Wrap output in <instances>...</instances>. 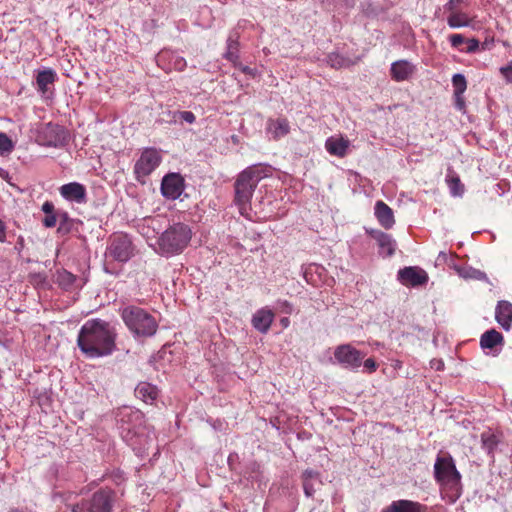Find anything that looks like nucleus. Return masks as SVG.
Listing matches in <instances>:
<instances>
[{"label":"nucleus","mask_w":512,"mask_h":512,"mask_svg":"<svg viewBox=\"0 0 512 512\" xmlns=\"http://www.w3.org/2000/svg\"><path fill=\"white\" fill-rule=\"evenodd\" d=\"M116 328L100 318L87 320L80 328L77 346L88 359L112 355L117 350Z\"/></svg>","instance_id":"1"},{"label":"nucleus","mask_w":512,"mask_h":512,"mask_svg":"<svg viewBox=\"0 0 512 512\" xmlns=\"http://www.w3.org/2000/svg\"><path fill=\"white\" fill-rule=\"evenodd\" d=\"M272 175V167L267 164H255L247 167L234 183V203L242 216L250 217L251 199L258 183Z\"/></svg>","instance_id":"2"},{"label":"nucleus","mask_w":512,"mask_h":512,"mask_svg":"<svg viewBox=\"0 0 512 512\" xmlns=\"http://www.w3.org/2000/svg\"><path fill=\"white\" fill-rule=\"evenodd\" d=\"M434 476L441 486L442 497L449 503L456 502L462 493L461 475L450 455L437 457Z\"/></svg>","instance_id":"3"},{"label":"nucleus","mask_w":512,"mask_h":512,"mask_svg":"<svg viewBox=\"0 0 512 512\" xmlns=\"http://www.w3.org/2000/svg\"><path fill=\"white\" fill-rule=\"evenodd\" d=\"M118 424L123 440L134 449L146 439L144 414L140 410L123 407L118 412Z\"/></svg>","instance_id":"4"},{"label":"nucleus","mask_w":512,"mask_h":512,"mask_svg":"<svg viewBox=\"0 0 512 512\" xmlns=\"http://www.w3.org/2000/svg\"><path fill=\"white\" fill-rule=\"evenodd\" d=\"M120 316L128 330L136 338L151 337L157 332L158 321L142 307L127 305L120 310Z\"/></svg>","instance_id":"5"},{"label":"nucleus","mask_w":512,"mask_h":512,"mask_svg":"<svg viewBox=\"0 0 512 512\" xmlns=\"http://www.w3.org/2000/svg\"><path fill=\"white\" fill-rule=\"evenodd\" d=\"M191 237L192 230L189 225L174 223L161 234L158 245L164 254H179L187 247Z\"/></svg>","instance_id":"6"},{"label":"nucleus","mask_w":512,"mask_h":512,"mask_svg":"<svg viewBox=\"0 0 512 512\" xmlns=\"http://www.w3.org/2000/svg\"><path fill=\"white\" fill-rule=\"evenodd\" d=\"M116 493L111 488H101L89 498L72 506L71 512H112Z\"/></svg>","instance_id":"7"},{"label":"nucleus","mask_w":512,"mask_h":512,"mask_svg":"<svg viewBox=\"0 0 512 512\" xmlns=\"http://www.w3.org/2000/svg\"><path fill=\"white\" fill-rule=\"evenodd\" d=\"M107 255L118 262H127L134 255V247L127 234L118 233L110 238Z\"/></svg>","instance_id":"8"},{"label":"nucleus","mask_w":512,"mask_h":512,"mask_svg":"<svg viewBox=\"0 0 512 512\" xmlns=\"http://www.w3.org/2000/svg\"><path fill=\"white\" fill-rule=\"evenodd\" d=\"M162 157L156 148H145L134 165L136 180L144 182L142 178L149 176L161 163Z\"/></svg>","instance_id":"9"},{"label":"nucleus","mask_w":512,"mask_h":512,"mask_svg":"<svg viewBox=\"0 0 512 512\" xmlns=\"http://www.w3.org/2000/svg\"><path fill=\"white\" fill-rule=\"evenodd\" d=\"M334 357L344 367L357 369L362 364L364 354L350 344H342L336 347Z\"/></svg>","instance_id":"10"},{"label":"nucleus","mask_w":512,"mask_h":512,"mask_svg":"<svg viewBox=\"0 0 512 512\" xmlns=\"http://www.w3.org/2000/svg\"><path fill=\"white\" fill-rule=\"evenodd\" d=\"M160 189L166 199L176 200L185 189L184 178L179 173H168L163 177Z\"/></svg>","instance_id":"11"},{"label":"nucleus","mask_w":512,"mask_h":512,"mask_svg":"<svg viewBox=\"0 0 512 512\" xmlns=\"http://www.w3.org/2000/svg\"><path fill=\"white\" fill-rule=\"evenodd\" d=\"M398 280L405 286H420L428 282V274L417 266H409L398 271Z\"/></svg>","instance_id":"12"},{"label":"nucleus","mask_w":512,"mask_h":512,"mask_svg":"<svg viewBox=\"0 0 512 512\" xmlns=\"http://www.w3.org/2000/svg\"><path fill=\"white\" fill-rule=\"evenodd\" d=\"M57 79V73L52 68L38 70L35 77L37 91L43 97L48 98L50 94H53V90L50 87L54 85Z\"/></svg>","instance_id":"13"},{"label":"nucleus","mask_w":512,"mask_h":512,"mask_svg":"<svg viewBox=\"0 0 512 512\" xmlns=\"http://www.w3.org/2000/svg\"><path fill=\"white\" fill-rule=\"evenodd\" d=\"M60 195L67 201L79 204L85 203L87 200V191L83 184L78 182H70L64 184L59 189Z\"/></svg>","instance_id":"14"},{"label":"nucleus","mask_w":512,"mask_h":512,"mask_svg":"<svg viewBox=\"0 0 512 512\" xmlns=\"http://www.w3.org/2000/svg\"><path fill=\"white\" fill-rule=\"evenodd\" d=\"M416 72L414 64L408 60H398L391 64L390 76L396 82L409 80Z\"/></svg>","instance_id":"15"},{"label":"nucleus","mask_w":512,"mask_h":512,"mask_svg":"<svg viewBox=\"0 0 512 512\" xmlns=\"http://www.w3.org/2000/svg\"><path fill=\"white\" fill-rule=\"evenodd\" d=\"M55 277V282L61 289L65 291H77L80 290L84 285V281L81 278L65 269L57 270Z\"/></svg>","instance_id":"16"},{"label":"nucleus","mask_w":512,"mask_h":512,"mask_svg":"<svg viewBox=\"0 0 512 512\" xmlns=\"http://www.w3.org/2000/svg\"><path fill=\"white\" fill-rule=\"evenodd\" d=\"M369 234L376 240L381 256L391 257L395 253L397 244L390 234L380 230H371Z\"/></svg>","instance_id":"17"},{"label":"nucleus","mask_w":512,"mask_h":512,"mask_svg":"<svg viewBox=\"0 0 512 512\" xmlns=\"http://www.w3.org/2000/svg\"><path fill=\"white\" fill-rule=\"evenodd\" d=\"M275 314L274 312L267 308H261L255 312L252 317V326L259 331L260 333H267L273 323Z\"/></svg>","instance_id":"18"},{"label":"nucleus","mask_w":512,"mask_h":512,"mask_svg":"<svg viewBox=\"0 0 512 512\" xmlns=\"http://www.w3.org/2000/svg\"><path fill=\"white\" fill-rule=\"evenodd\" d=\"M446 12L448 13L447 24L450 28L457 29L461 27L473 26L474 17H471L467 12L463 11L461 8Z\"/></svg>","instance_id":"19"},{"label":"nucleus","mask_w":512,"mask_h":512,"mask_svg":"<svg viewBox=\"0 0 512 512\" xmlns=\"http://www.w3.org/2000/svg\"><path fill=\"white\" fill-rule=\"evenodd\" d=\"M375 216L379 224L385 229H390L395 224L393 210L381 200L375 204Z\"/></svg>","instance_id":"20"},{"label":"nucleus","mask_w":512,"mask_h":512,"mask_svg":"<svg viewBox=\"0 0 512 512\" xmlns=\"http://www.w3.org/2000/svg\"><path fill=\"white\" fill-rule=\"evenodd\" d=\"M495 318L499 325L509 330L512 323V304L508 301H499L495 309Z\"/></svg>","instance_id":"21"},{"label":"nucleus","mask_w":512,"mask_h":512,"mask_svg":"<svg viewBox=\"0 0 512 512\" xmlns=\"http://www.w3.org/2000/svg\"><path fill=\"white\" fill-rule=\"evenodd\" d=\"M46 139V145L57 147L62 144L64 140V129L55 124H47L43 130Z\"/></svg>","instance_id":"22"},{"label":"nucleus","mask_w":512,"mask_h":512,"mask_svg":"<svg viewBox=\"0 0 512 512\" xmlns=\"http://www.w3.org/2000/svg\"><path fill=\"white\" fill-rule=\"evenodd\" d=\"M349 145L350 142L347 139L330 137L326 140L325 148L331 155L344 157L347 154Z\"/></svg>","instance_id":"23"},{"label":"nucleus","mask_w":512,"mask_h":512,"mask_svg":"<svg viewBox=\"0 0 512 512\" xmlns=\"http://www.w3.org/2000/svg\"><path fill=\"white\" fill-rule=\"evenodd\" d=\"M423 505L410 500L393 501L382 512H422Z\"/></svg>","instance_id":"24"},{"label":"nucleus","mask_w":512,"mask_h":512,"mask_svg":"<svg viewBox=\"0 0 512 512\" xmlns=\"http://www.w3.org/2000/svg\"><path fill=\"white\" fill-rule=\"evenodd\" d=\"M503 343V335L495 329L486 331L480 338V345L484 350H496L497 346H502Z\"/></svg>","instance_id":"25"},{"label":"nucleus","mask_w":512,"mask_h":512,"mask_svg":"<svg viewBox=\"0 0 512 512\" xmlns=\"http://www.w3.org/2000/svg\"><path fill=\"white\" fill-rule=\"evenodd\" d=\"M303 489L307 497H312L316 491V484L320 486V474L314 470H305L302 474Z\"/></svg>","instance_id":"26"},{"label":"nucleus","mask_w":512,"mask_h":512,"mask_svg":"<svg viewBox=\"0 0 512 512\" xmlns=\"http://www.w3.org/2000/svg\"><path fill=\"white\" fill-rule=\"evenodd\" d=\"M135 395L145 403H153L158 397V389L148 382H140L135 388Z\"/></svg>","instance_id":"27"},{"label":"nucleus","mask_w":512,"mask_h":512,"mask_svg":"<svg viewBox=\"0 0 512 512\" xmlns=\"http://www.w3.org/2000/svg\"><path fill=\"white\" fill-rule=\"evenodd\" d=\"M225 59L232 63H236L239 59V33L232 31L227 39V49L224 54Z\"/></svg>","instance_id":"28"},{"label":"nucleus","mask_w":512,"mask_h":512,"mask_svg":"<svg viewBox=\"0 0 512 512\" xmlns=\"http://www.w3.org/2000/svg\"><path fill=\"white\" fill-rule=\"evenodd\" d=\"M268 130L273 134L274 139H279L289 133L290 126L286 118H278L268 121Z\"/></svg>","instance_id":"29"},{"label":"nucleus","mask_w":512,"mask_h":512,"mask_svg":"<svg viewBox=\"0 0 512 512\" xmlns=\"http://www.w3.org/2000/svg\"><path fill=\"white\" fill-rule=\"evenodd\" d=\"M499 443L500 436L493 431L487 430L481 434L482 448L492 457Z\"/></svg>","instance_id":"30"},{"label":"nucleus","mask_w":512,"mask_h":512,"mask_svg":"<svg viewBox=\"0 0 512 512\" xmlns=\"http://www.w3.org/2000/svg\"><path fill=\"white\" fill-rule=\"evenodd\" d=\"M446 183L449 187L451 195L456 197L463 195L465 190L464 185L461 182L460 177L452 169H448Z\"/></svg>","instance_id":"31"},{"label":"nucleus","mask_w":512,"mask_h":512,"mask_svg":"<svg viewBox=\"0 0 512 512\" xmlns=\"http://www.w3.org/2000/svg\"><path fill=\"white\" fill-rule=\"evenodd\" d=\"M164 58H169L171 67L177 71H183L186 68L187 64L185 59L175 53L161 52L159 59L162 60Z\"/></svg>","instance_id":"32"},{"label":"nucleus","mask_w":512,"mask_h":512,"mask_svg":"<svg viewBox=\"0 0 512 512\" xmlns=\"http://www.w3.org/2000/svg\"><path fill=\"white\" fill-rule=\"evenodd\" d=\"M327 63L334 69H340L347 67L350 61L337 53H331L327 56Z\"/></svg>","instance_id":"33"},{"label":"nucleus","mask_w":512,"mask_h":512,"mask_svg":"<svg viewBox=\"0 0 512 512\" xmlns=\"http://www.w3.org/2000/svg\"><path fill=\"white\" fill-rule=\"evenodd\" d=\"M452 84L454 87V95L463 94L467 88L466 78L462 74L453 75Z\"/></svg>","instance_id":"34"},{"label":"nucleus","mask_w":512,"mask_h":512,"mask_svg":"<svg viewBox=\"0 0 512 512\" xmlns=\"http://www.w3.org/2000/svg\"><path fill=\"white\" fill-rule=\"evenodd\" d=\"M13 149L14 144L12 140L5 133H0V154H8L12 152Z\"/></svg>","instance_id":"35"},{"label":"nucleus","mask_w":512,"mask_h":512,"mask_svg":"<svg viewBox=\"0 0 512 512\" xmlns=\"http://www.w3.org/2000/svg\"><path fill=\"white\" fill-rule=\"evenodd\" d=\"M465 44L467 45L466 48L460 49V52L471 54L480 49V42L475 38L466 39Z\"/></svg>","instance_id":"36"},{"label":"nucleus","mask_w":512,"mask_h":512,"mask_svg":"<svg viewBox=\"0 0 512 512\" xmlns=\"http://www.w3.org/2000/svg\"><path fill=\"white\" fill-rule=\"evenodd\" d=\"M466 38L462 34H451L449 36V42L451 46L460 51V46L465 44Z\"/></svg>","instance_id":"37"},{"label":"nucleus","mask_w":512,"mask_h":512,"mask_svg":"<svg viewBox=\"0 0 512 512\" xmlns=\"http://www.w3.org/2000/svg\"><path fill=\"white\" fill-rule=\"evenodd\" d=\"M58 222V211L54 214H46L42 219V224L46 228H53Z\"/></svg>","instance_id":"38"},{"label":"nucleus","mask_w":512,"mask_h":512,"mask_svg":"<svg viewBox=\"0 0 512 512\" xmlns=\"http://www.w3.org/2000/svg\"><path fill=\"white\" fill-rule=\"evenodd\" d=\"M461 5L468 6V2L466 0H448V2L444 5V10L451 11L460 9Z\"/></svg>","instance_id":"39"},{"label":"nucleus","mask_w":512,"mask_h":512,"mask_svg":"<svg viewBox=\"0 0 512 512\" xmlns=\"http://www.w3.org/2000/svg\"><path fill=\"white\" fill-rule=\"evenodd\" d=\"M465 278H474L477 280H483L486 278V274L480 270L469 268L463 274Z\"/></svg>","instance_id":"40"},{"label":"nucleus","mask_w":512,"mask_h":512,"mask_svg":"<svg viewBox=\"0 0 512 512\" xmlns=\"http://www.w3.org/2000/svg\"><path fill=\"white\" fill-rule=\"evenodd\" d=\"M69 221L70 218L67 212L58 211L59 233L64 229V227L68 224Z\"/></svg>","instance_id":"41"},{"label":"nucleus","mask_w":512,"mask_h":512,"mask_svg":"<svg viewBox=\"0 0 512 512\" xmlns=\"http://www.w3.org/2000/svg\"><path fill=\"white\" fill-rule=\"evenodd\" d=\"M177 114L180 120L190 124L194 123L196 120L195 115L191 111H180Z\"/></svg>","instance_id":"42"},{"label":"nucleus","mask_w":512,"mask_h":512,"mask_svg":"<svg viewBox=\"0 0 512 512\" xmlns=\"http://www.w3.org/2000/svg\"><path fill=\"white\" fill-rule=\"evenodd\" d=\"M277 304L281 312L285 314H291L293 312V306L287 300L278 301Z\"/></svg>","instance_id":"43"},{"label":"nucleus","mask_w":512,"mask_h":512,"mask_svg":"<svg viewBox=\"0 0 512 512\" xmlns=\"http://www.w3.org/2000/svg\"><path fill=\"white\" fill-rule=\"evenodd\" d=\"M500 72L507 81L512 82V61H510L506 66L501 67Z\"/></svg>","instance_id":"44"},{"label":"nucleus","mask_w":512,"mask_h":512,"mask_svg":"<svg viewBox=\"0 0 512 512\" xmlns=\"http://www.w3.org/2000/svg\"><path fill=\"white\" fill-rule=\"evenodd\" d=\"M377 366L378 365L373 358H368L364 361V367L369 373L375 372Z\"/></svg>","instance_id":"45"},{"label":"nucleus","mask_w":512,"mask_h":512,"mask_svg":"<svg viewBox=\"0 0 512 512\" xmlns=\"http://www.w3.org/2000/svg\"><path fill=\"white\" fill-rule=\"evenodd\" d=\"M41 210L46 214H54L57 212L55 210V206L51 201H46L43 203Z\"/></svg>","instance_id":"46"},{"label":"nucleus","mask_w":512,"mask_h":512,"mask_svg":"<svg viewBox=\"0 0 512 512\" xmlns=\"http://www.w3.org/2000/svg\"><path fill=\"white\" fill-rule=\"evenodd\" d=\"M455 96V106L459 111L464 110L465 108V100L463 98V94L454 95Z\"/></svg>","instance_id":"47"},{"label":"nucleus","mask_w":512,"mask_h":512,"mask_svg":"<svg viewBox=\"0 0 512 512\" xmlns=\"http://www.w3.org/2000/svg\"><path fill=\"white\" fill-rule=\"evenodd\" d=\"M6 241V226L4 222L0 219V242Z\"/></svg>","instance_id":"48"},{"label":"nucleus","mask_w":512,"mask_h":512,"mask_svg":"<svg viewBox=\"0 0 512 512\" xmlns=\"http://www.w3.org/2000/svg\"><path fill=\"white\" fill-rule=\"evenodd\" d=\"M280 323L284 328H287L290 324V320L287 317H284L280 320Z\"/></svg>","instance_id":"49"},{"label":"nucleus","mask_w":512,"mask_h":512,"mask_svg":"<svg viewBox=\"0 0 512 512\" xmlns=\"http://www.w3.org/2000/svg\"><path fill=\"white\" fill-rule=\"evenodd\" d=\"M440 257H444V258H445V257H446V254H445L444 252H440V254H439V258H440Z\"/></svg>","instance_id":"50"},{"label":"nucleus","mask_w":512,"mask_h":512,"mask_svg":"<svg viewBox=\"0 0 512 512\" xmlns=\"http://www.w3.org/2000/svg\"><path fill=\"white\" fill-rule=\"evenodd\" d=\"M8 176V172H5V174L2 175V178H5Z\"/></svg>","instance_id":"51"},{"label":"nucleus","mask_w":512,"mask_h":512,"mask_svg":"<svg viewBox=\"0 0 512 512\" xmlns=\"http://www.w3.org/2000/svg\"><path fill=\"white\" fill-rule=\"evenodd\" d=\"M8 176V172H5V174L2 175V178H5Z\"/></svg>","instance_id":"52"},{"label":"nucleus","mask_w":512,"mask_h":512,"mask_svg":"<svg viewBox=\"0 0 512 512\" xmlns=\"http://www.w3.org/2000/svg\"><path fill=\"white\" fill-rule=\"evenodd\" d=\"M8 176V172H5V174L2 175V178H5Z\"/></svg>","instance_id":"53"}]
</instances>
